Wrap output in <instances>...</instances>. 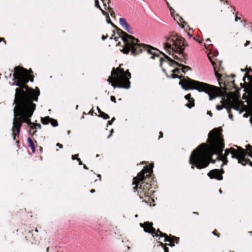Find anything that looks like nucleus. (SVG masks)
<instances>
[{
	"instance_id": "f257e3e1",
	"label": "nucleus",
	"mask_w": 252,
	"mask_h": 252,
	"mask_svg": "<svg viewBox=\"0 0 252 252\" xmlns=\"http://www.w3.org/2000/svg\"><path fill=\"white\" fill-rule=\"evenodd\" d=\"M32 73L31 69L27 70L20 66L14 68L13 76L15 81L10 85L19 87L16 89L15 94V106L13 110L14 119L12 128L13 132L16 131L13 134L14 139H16V136H19L21 127L24 123L32 129L41 127L40 124L32 123L30 119L36 107V104L33 102L37 101L40 94L38 88L33 90L26 85L29 81H33Z\"/></svg>"
},
{
	"instance_id": "f03ea898",
	"label": "nucleus",
	"mask_w": 252,
	"mask_h": 252,
	"mask_svg": "<svg viewBox=\"0 0 252 252\" xmlns=\"http://www.w3.org/2000/svg\"><path fill=\"white\" fill-rule=\"evenodd\" d=\"M208 142L209 145L202 143L192 152L189 159L192 169L195 167L202 169L208 167L210 162L214 163L215 160L212 159L213 155L222 151L224 144L218 128H214L209 133Z\"/></svg>"
},
{
	"instance_id": "7ed1b4c3",
	"label": "nucleus",
	"mask_w": 252,
	"mask_h": 252,
	"mask_svg": "<svg viewBox=\"0 0 252 252\" xmlns=\"http://www.w3.org/2000/svg\"><path fill=\"white\" fill-rule=\"evenodd\" d=\"M180 84L185 90H196L199 92H204L209 96V99L212 100L219 95V88L208 84L199 82L188 78L181 81Z\"/></svg>"
},
{
	"instance_id": "20e7f679",
	"label": "nucleus",
	"mask_w": 252,
	"mask_h": 252,
	"mask_svg": "<svg viewBox=\"0 0 252 252\" xmlns=\"http://www.w3.org/2000/svg\"><path fill=\"white\" fill-rule=\"evenodd\" d=\"M117 33L125 43L122 50L124 54H127L130 52L131 55L136 56L144 49L147 50L149 53L152 54L151 50L147 49L149 46L140 43L139 40L133 36L127 34L121 29L118 30Z\"/></svg>"
},
{
	"instance_id": "39448f33",
	"label": "nucleus",
	"mask_w": 252,
	"mask_h": 252,
	"mask_svg": "<svg viewBox=\"0 0 252 252\" xmlns=\"http://www.w3.org/2000/svg\"><path fill=\"white\" fill-rule=\"evenodd\" d=\"M111 75L114 77H109L107 81L112 86L115 87L116 85L119 88L127 89L130 88V82L129 80L131 75L128 70L125 71L124 69L121 67L113 68Z\"/></svg>"
},
{
	"instance_id": "423d86ee",
	"label": "nucleus",
	"mask_w": 252,
	"mask_h": 252,
	"mask_svg": "<svg viewBox=\"0 0 252 252\" xmlns=\"http://www.w3.org/2000/svg\"><path fill=\"white\" fill-rule=\"evenodd\" d=\"M184 39L178 35H172L166 38L164 44V47L165 50L170 55L173 56L174 58L178 60V57L175 53L181 55L185 48Z\"/></svg>"
},
{
	"instance_id": "0eeeda50",
	"label": "nucleus",
	"mask_w": 252,
	"mask_h": 252,
	"mask_svg": "<svg viewBox=\"0 0 252 252\" xmlns=\"http://www.w3.org/2000/svg\"><path fill=\"white\" fill-rule=\"evenodd\" d=\"M238 149H235L233 148H230L226 149L225 150L224 156L222 155H219L218 159L220 160L223 161L221 166H223L224 164H226L228 162L226 156L229 154L231 155V158H236L238 160V162L242 164L243 165H245L247 163V161L245 159V157L246 156V151L241 147L235 146Z\"/></svg>"
},
{
	"instance_id": "6e6552de",
	"label": "nucleus",
	"mask_w": 252,
	"mask_h": 252,
	"mask_svg": "<svg viewBox=\"0 0 252 252\" xmlns=\"http://www.w3.org/2000/svg\"><path fill=\"white\" fill-rule=\"evenodd\" d=\"M154 166L153 163L150 164V168L144 167V168L139 173V174L133 179V185L137 186L140 181L143 180L146 177H148L152 173V168Z\"/></svg>"
},
{
	"instance_id": "1a4fd4ad",
	"label": "nucleus",
	"mask_w": 252,
	"mask_h": 252,
	"mask_svg": "<svg viewBox=\"0 0 252 252\" xmlns=\"http://www.w3.org/2000/svg\"><path fill=\"white\" fill-rule=\"evenodd\" d=\"M153 225L152 222L149 221L140 223V226L143 228L145 232L151 234L153 237H158V234L155 233V228L153 227Z\"/></svg>"
},
{
	"instance_id": "9d476101",
	"label": "nucleus",
	"mask_w": 252,
	"mask_h": 252,
	"mask_svg": "<svg viewBox=\"0 0 252 252\" xmlns=\"http://www.w3.org/2000/svg\"><path fill=\"white\" fill-rule=\"evenodd\" d=\"M223 173L224 171L222 169L220 170L215 169L210 171L207 173V175L211 179H216L218 180H222L223 179L222 174Z\"/></svg>"
},
{
	"instance_id": "9b49d317",
	"label": "nucleus",
	"mask_w": 252,
	"mask_h": 252,
	"mask_svg": "<svg viewBox=\"0 0 252 252\" xmlns=\"http://www.w3.org/2000/svg\"><path fill=\"white\" fill-rule=\"evenodd\" d=\"M164 56L165 58L167 59L171 63V65L174 66L175 65L179 66L181 67V70L183 72L186 73L187 71H188L189 70L190 68L189 66L185 65L182 64H180L179 63L171 59L170 57H169L168 56L164 54Z\"/></svg>"
},
{
	"instance_id": "f8f14e48",
	"label": "nucleus",
	"mask_w": 252,
	"mask_h": 252,
	"mask_svg": "<svg viewBox=\"0 0 252 252\" xmlns=\"http://www.w3.org/2000/svg\"><path fill=\"white\" fill-rule=\"evenodd\" d=\"M229 103L230 105V107L238 111L239 110L240 106V102L237 99H234L233 101H229Z\"/></svg>"
},
{
	"instance_id": "ddd939ff",
	"label": "nucleus",
	"mask_w": 252,
	"mask_h": 252,
	"mask_svg": "<svg viewBox=\"0 0 252 252\" xmlns=\"http://www.w3.org/2000/svg\"><path fill=\"white\" fill-rule=\"evenodd\" d=\"M27 141H28L29 147L32 150V152L33 153H34L35 151V147L34 143L33 141L30 137H28L27 138Z\"/></svg>"
},
{
	"instance_id": "4468645a",
	"label": "nucleus",
	"mask_w": 252,
	"mask_h": 252,
	"mask_svg": "<svg viewBox=\"0 0 252 252\" xmlns=\"http://www.w3.org/2000/svg\"><path fill=\"white\" fill-rule=\"evenodd\" d=\"M158 236H159L160 237H164V242H168L171 243V239H172V238H169L166 233L160 232V234H158Z\"/></svg>"
},
{
	"instance_id": "2eb2a0df",
	"label": "nucleus",
	"mask_w": 252,
	"mask_h": 252,
	"mask_svg": "<svg viewBox=\"0 0 252 252\" xmlns=\"http://www.w3.org/2000/svg\"><path fill=\"white\" fill-rule=\"evenodd\" d=\"M49 123H50L54 127L58 125V122L56 120L51 118L48 116V124Z\"/></svg>"
},
{
	"instance_id": "dca6fc26",
	"label": "nucleus",
	"mask_w": 252,
	"mask_h": 252,
	"mask_svg": "<svg viewBox=\"0 0 252 252\" xmlns=\"http://www.w3.org/2000/svg\"><path fill=\"white\" fill-rule=\"evenodd\" d=\"M221 105H218L216 106V109L218 111L221 110L224 108H227V107L226 106V105H225L224 100H222V101H221Z\"/></svg>"
},
{
	"instance_id": "f3484780",
	"label": "nucleus",
	"mask_w": 252,
	"mask_h": 252,
	"mask_svg": "<svg viewBox=\"0 0 252 252\" xmlns=\"http://www.w3.org/2000/svg\"><path fill=\"white\" fill-rule=\"evenodd\" d=\"M124 29H125L126 31H127L130 34H133V32L130 26V25L128 24H127L126 25V26L123 28Z\"/></svg>"
},
{
	"instance_id": "a211bd4d",
	"label": "nucleus",
	"mask_w": 252,
	"mask_h": 252,
	"mask_svg": "<svg viewBox=\"0 0 252 252\" xmlns=\"http://www.w3.org/2000/svg\"><path fill=\"white\" fill-rule=\"evenodd\" d=\"M246 148H247V151H246V154L248 153V155L250 157H252V146H251L250 145H248L246 146Z\"/></svg>"
},
{
	"instance_id": "6ab92c4d",
	"label": "nucleus",
	"mask_w": 252,
	"mask_h": 252,
	"mask_svg": "<svg viewBox=\"0 0 252 252\" xmlns=\"http://www.w3.org/2000/svg\"><path fill=\"white\" fill-rule=\"evenodd\" d=\"M119 22L122 28L126 26V25L128 24L126 19L124 18H120L119 19Z\"/></svg>"
},
{
	"instance_id": "aec40b11",
	"label": "nucleus",
	"mask_w": 252,
	"mask_h": 252,
	"mask_svg": "<svg viewBox=\"0 0 252 252\" xmlns=\"http://www.w3.org/2000/svg\"><path fill=\"white\" fill-rule=\"evenodd\" d=\"M100 117L103 118L105 120L108 119L110 118L109 116L107 114L105 113L104 112L100 111Z\"/></svg>"
},
{
	"instance_id": "412c9836",
	"label": "nucleus",
	"mask_w": 252,
	"mask_h": 252,
	"mask_svg": "<svg viewBox=\"0 0 252 252\" xmlns=\"http://www.w3.org/2000/svg\"><path fill=\"white\" fill-rule=\"evenodd\" d=\"M194 99H191V100L190 101H189V102L186 104V106L189 108H191L194 106Z\"/></svg>"
},
{
	"instance_id": "4be33fe9",
	"label": "nucleus",
	"mask_w": 252,
	"mask_h": 252,
	"mask_svg": "<svg viewBox=\"0 0 252 252\" xmlns=\"http://www.w3.org/2000/svg\"><path fill=\"white\" fill-rule=\"evenodd\" d=\"M103 3V5L105 6H107V5H108V8H109L110 6L109 5V2H110V0H101Z\"/></svg>"
},
{
	"instance_id": "5701e85b",
	"label": "nucleus",
	"mask_w": 252,
	"mask_h": 252,
	"mask_svg": "<svg viewBox=\"0 0 252 252\" xmlns=\"http://www.w3.org/2000/svg\"><path fill=\"white\" fill-rule=\"evenodd\" d=\"M185 98L187 100H188L189 101H190L191 100V99H193V98L191 97V94H187L186 95H185Z\"/></svg>"
},
{
	"instance_id": "b1692460",
	"label": "nucleus",
	"mask_w": 252,
	"mask_h": 252,
	"mask_svg": "<svg viewBox=\"0 0 252 252\" xmlns=\"http://www.w3.org/2000/svg\"><path fill=\"white\" fill-rule=\"evenodd\" d=\"M177 239V240H179V238H176V237H173L172 238V239H171V243H170L168 244V245H169V246H170V247H173V246H174V243H173V239Z\"/></svg>"
},
{
	"instance_id": "393cba45",
	"label": "nucleus",
	"mask_w": 252,
	"mask_h": 252,
	"mask_svg": "<svg viewBox=\"0 0 252 252\" xmlns=\"http://www.w3.org/2000/svg\"><path fill=\"white\" fill-rule=\"evenodd\" d=\"M42 123L44 125H47V117H45L42 119Z\"/></svg>"
},
{
	"instance_id": "a878e982",
	"label": "nucleus",
	"mask_w": 252,
	"mask_h": 252,
	"mask_svg": "<svg viewBox=\"0 0 252 252\" xmlns=\"http://www.w3.org/2000/svg\"><path fill=\"white\" fill-rule=\"evenodd\" d=\"M95 6L97 8H98L99 9L101 8L99 4V2L98 0H95Z\"/></svg>"
},
{
	"instance_id": "bb28decb",
	"label": "nucleus",
	"mask_w": 252,
	"mask_h": 252,
	"mask_svg": "<svg viewBox=\"0 0 252 252\" xmlns=\"http://www.w3.org/2000/svg\"><path fill=\"white\" fill-rule=\"evenodd\" d=\"M115 118L114 117H113L111 120H109L107 122V125H111L113 123V122L115 121Z\"/></svg>"
},
{
	"instance_id": "cd10ccee",
	"label": "nucleus",
	"mask_w": 252,
	"mask_h": 252,
	"mask_svg": "<svg viewBox=\"0 0 252 252\" xmlns=\"http://www.w3.org/2000/svg\"><path fill=\"white\" fill-rule=\"evenodd\" d=\"M227 113L229 114V119H230L231 120H232L233 115H232V114H231L230 110L229 109H227Z\"/></svg>"
},
{
	"instance_id": "c85d7f7f",
	"label": "nucleus",
	"mask_w": 252,
	"mask_h": 252,
	"mask_svg": "<svg viewBox=\"0 0 252 252\" xmlns=\"http://www.w3.org/2000/svg\"><path fill=\"white\" fill-rule=\"evenodd\" d=\"M246 77H247L249 79H251V77L249 75H248L247 73L245 74V77L243 78V81L244 82H245V80H246Z\"/></svg>"
},
{
	"instance_id": "c756f323",
	"label": "nucleus",
	"mask_w": 252,
	"mask_h": 252,
	"mask_svg": "<svg viewBox=\"0 0 252 252\" xmlns=\"http://www.w3.org/2000/svg\"><path fill=\"white\" fill-rule=\"evenodd\" d=\"M110 99L112 102H114V103H116V98L114 96H111L110 97Z\"/></svg>"
},
{
	"instance_id": "7c9ffc66",
	"label": "nucleus",
	"mask_w": 252,
	"mask_h": 252,
	"mask_svg": "<svg viewBox=\"0 0 252 252\" xmlns=\"http://www.w3.org/2000/svg\"><path fill=\"white\" fill-rule=\"evenodd\" d=\"M107 23H109V24H113L112 23V22H111V20H110V18H109V15H107Z\"/></svg>"
},
{
	"instance_id": "2f4dec72",
	"label": "nucleus",
	"mask_w": 252,
	"mask_h": 252,
	"mask_svg": "<svg viewBox=\"0 0 252 252\" xmlns=\"http://www.w3.org/2000/svg\"><path fill=\"white\" fill-rule=\"evenodd\" d=\"M100 10L101 11V12L103 14V15H106V16L108 15V13L107 12H106L105 11L103 10L101 8L100 9Z\"/></svg>"
},
{
	"instance_id": "473e14b6",
	"label": "nucleus",
	"mask_w": 252,
	"mask_h": 252,
	"mask_svg": "<svg viewBox=\"0 0 252 252\" xmlns=\"http://www.w3.org/2000/svg\"><path fill=\"white\" fill-rule=\"evenodd\" d=\"M171 77H172V78H174V79H175V78H179V76H178V75H176V74H171Z\"/></svg>"
},
{
	"instance_id": "72a5a7b5",
	"label": "nucleus",
	"mask_w": 252,
	"mask_h": 252,
	"mask_svg": "<svg viewBox=\"0 0 252 252\" xmlns=\"http://www.w3.org/2000/svg\"><path fill=\"white\" fill-rule=\"evenodd\" d=\"M56 146L61 149L63 148V145L59 143L57 144Z\"/></svg>"
},
{
	"instance_id": "f704fd0d",
	"label": "nucleus",
	"mask_w": 252,
	"mask_h": 252,
	"mask_svg": "<svg viewBox=\"0 0 252 252\" xmlns=\"http://www.w3.org/2000/svg\"><path fill=\"white\" fill-rule=\"evenodd\" d=\"M107 37H108V35H106V36H105V35H102V36L101 38H102V39L103 40H105L106 39H107Z\"/></svg>"
},
{
	"instance_id": "c9c22d12",
	"label": "nucleus",
	"mask_w": 252,
	"mask_h": 252,
	"mask_svg": "<svg viewBox=\"0 0 252 252\" xmlns=\"http://www.w3.org/2000/svg\"><path fill=\"white\" fill-rule=\"evenodd\" d=\"M114 132V130L113 129H112L110 131V134L108 136V138H109L111 135H112V133Z\"/></svg>"
},
{
	"instance_id": "e433bc0d",
	"label": "nucleus",
	"mask_w": 252,
	"mask_h": 252,
	"mask_svg": "<svg viewBox=\"0 0 252 252\" xmlns=\"http://www.w3.org/2000/svg\"><path fill=\"white\" fill-rule=\"evenodd\" d=\"M77 156H78V155H73V156H72V158L73 159H77V158H77Z\"/></svg>"
},
{
	"instance_id": "4c0bfd02",
	"label": "nucleus",
	"mask_w": 252,
	"mask_h": 252,
	"mask_svg": "<svg viewBox=\"0 0 252 252\" xmlns=\"http://www.w3.org/2000/svg\"><path fill=\"white\" fill-rule=\"evenodd\" d=\"M77 160L79 161V165H82V162L81 161L80 158H77Z\"/></svg>"
},
{
	"instance_id": "58836bf2",
	"label": "nucleus",
	"mask_w": 252,
	"mask_h": 252,
	"mask_svg": "<svg viewBox=\"0 0 252 252\" xmlns=\"http://www.w3.org/2000/svg\"><path fill=\"white\" fill-rule=\"evenodd\" d=\"M179 71V69L178 68H175L172 70V72L174 73H175L176 72H178Z\"/></svg>"
},
{
	"instance_id": "ea45409f",
	"label": "nucleus",
	"mask_w": 252,
	"mask_h": 252,
	"mask_svg": "<svg viewBox=\"0 0 252 252\" xmlns=\"http://www.w3.org/2000/svg\"><path fill=\"white\" fill-rule=\"evenodd\" d=\"M164 252H168L169 251L168 248L167 247H165L164 248Z\"/></svg>"
},
{
	"instance_id": "a19ab883",
	"label": "nucleus",
	"mask_w": 252,
	"mask_h": 252,
	"mask_svg": "<svg viewBox=\"0 0 252 252\" xmlns=\"http://www.w3.org/2000/svg\"><path fill=\"white\" fill-rule=\"evenodd\" d=\"M250 43V41H247L246 43L245 44V46H248Z\"/></svg>"
},
{
	"instance_id": "79ce46f5",
	"label": "nucleus",
	"mask_w": 252,
	"mask_h": 252,
	"mask_svg": "<svg viewBox=\"0 0 252 252\" xmlns=\"http://www.w3.org/2000/svg\"><path fill=\"white\" fill-rule=\"evenodd\" d=\"M240 18L238 17L237 16H236L235 17V20L236 22H237L238 21V20H239Z\"/></svg>"
},
{
	"instance_id": "37998d69",
	"label": "nucleus",
	"mask_w": 252,
	"mask_h": 252,
	"mask_svg": "<svg viewBox=\"0 0 252 252\" xmlns=\"http://www.w3.org/2000/svg\"><path fill=\"white\" fill-rule=\"evenodd\" d=\"M160 232H161L159 229H158L157 232L155 231L156 234L158 233V234H160Z\"/></svg>"
},
{
	"instance_id": "c03bdc74",
	"label": "nucleus",
	"mask_w": 252,
	"mask_h": 252,
	"mask_svg": "<svg viewBox=\"0 0 252 252\" xmlns=\"http://www.w3.org/2000/svg\"><path fill=\"white\" fill-rule=\"evenodd\" d=\"M193 39L196 41L197 42H200V41L198 40V39L197 38H195V37H193Z\"/></svg>"
},
{
	"instance_id": "a18cd8bd",
	"label": "nucleus",
	"mask_w": 252,
	"mask_h": 252,
	"mask_svg": "<svg viewBox=\"0 0 252 252\" xmlns=\"http://www.w3.org/2000/svg\"><path fill=\"white\" fill-rule=\"evenodd\" d=\"M94 192H95V190H94V189H91V190H90V192H91V193H94Z\"/></svg>"
},
{
	"instance_id": "49530a36",
	"label": "nucleus",
	"mask_w": 252,
	"mask_h": 252,
	"mask_svg": "<svg viewBox=\"0 0 252 252\" xmlns=\"http://www.w3.org/2000/svg\"><path fill=\"white\" fill-rule=\"evenodd\" d=\"M159 134H160V138H162L163 136L162 133L161 132H160Z\"/></svg>"
},
{
	"instance_id": "de8ad7c7",
	"label": "nucleus",
	"mask_w": 252,
	"mask_h": 252,
	"mask_svg": "<svg viewBox=\"0 0 252 252\" xmlns=\"http://www.w3.org/2000/svg\"><path fill=\"white\" fill-rule=\"evenodd\" d=\"M97 177H98V178H99V180L101 181V175L100 174H98Z\"/></svg>"
},
{
	"instance_id": "09e8293b",
	"label": "nucleus",
	"mask_w": 252,
	"mask_h": 252,
	"mask_svg": "<svg viewBox=\"0 0 252 252\" xmlns=\"http://www.w3.org/2000/svg\"><path fill=\"white\" fill-rule=\"evenodd\" d=\"M97 109L98 112L100 114V111H101V110H100V109L98 107H97Z\"/></svg>"
},
{
	"instance_id": "8fccbe9b",
	"label": "nucleus",
	"mask_w": 252,
	"mask_h": 252,
	"mask_svg": "<svg viewBox=\"0 0 252 252\" xmlns=\"http://www.w3.org/2000/svg\"><path fill=\"white\" fill-rule=\"evenodd\" d=\"M134 191H136L137 190V187H135L133 188Z\"/></svg>"
},
{
	"instance_id": "3c124183",
	"label": "nucleus",
	"mask_w": 252,
	"mask_h": 252,
	"mask_svg": "<svg viewBox=\"0 0 252 252\" xmlns=\"http://www.w3.org/2000/svg\"><path fill=\"white\" fill-rule=\"evenodd\" d=\"M118 38H119V37H115V38H114V39L115 41H118Z\"/></svg>"
},
{
	"instance_id": "603ef678",
	"label": "nucleus",
	"mask_w": 252,
	"mask_h": 252,
	"mask_svg": "<svg viewBox=\"0 0 252 252\" xmlns=\"http://www.w3.org/2000/svg\"><path fill=\"white\" fill-rule=\"evenodd\" d=\"M231 76L232 78H234V77H235V74H231Z\"/></svg>"
},
{
	"instance_id": "864d4df0",
	"label": "nucleus",
	"mask_w": 252,
	"mask_h": 252,
	"mask_svg": "<svg viewBox=\"0 0 252 252\" xmlns=\"http://www.w3.org/2000/svg\"><path fill=\"white\" fill-rule=\"evenodd\" d=\"M250 121L251 123H252V117L250 118Z\"/></svg>"
},
{
	"instance_id": "5fc2aeb1",
	"label": "nucleus",
	"mask_w": 252,
	"mask_h": 252,
	"mask_svg": "<svg viewBox=\"0 0 252 252\" xmlns=\"http://www.w3.org/2000/svg\"><path fill=\"white\" fill-rule=\"evenodd\" d=\"M84 168L86 169H88V167H87V166H86V165H84Z\"/></svg>"
},
{
	"instance_id": "6e6d98bb",
	"label": "nucleus",
	"mask_w": 252,
	"mask_h": 252,
	"mask_svg": "<svg viewBox=\"0 0 252 252\" xmlns=\"http://www.w3.org/2000/svg\"><path fill=\"white\" fill-rule=\"evenodd\" d=\"M206 41L207 42H208L209 41H210V39L208 38V39H206Z\"/></svg>"
},
{
	"instance_id": "4d7b16f0",
	"label": "nucleus",
	"mask_w": 252,
	"mask_h": 252,
	"mask_svg": "<svg viewBox=\"0 0 252 252\" xmlns=\"http://www.w3.org/2000/svg\"><path fill=\"white\" fill-rule=\"evenodd\" d=\"M208 114L209 115H210V116H211V115H212L211 113V112H208Z\"/></svg>"
},
{
	"instance_id": "13d9d810",
	"label": "nucleus",
	"mask_w": 252,
	"mask_h": 252,
	"mask_svg": "<svg viewBox=\"0 0 252 252\" xmlns=\"http://www.w3.org/2000/svg\"><path fill=\"white\" fill-rule=\"evenodd\" d=\"M4 39L2 38H0V42L2 40H3Z\"/></svg>"
},
{
	"instance_id": "bf43d9fd",
	"label": "nucleus",
	"mask_w": 252,
	"mask_h": 252,
	"mask_svg": "<svg viewBox=\"0 0 252 252\" xmlns=\"http://www.w3.org/2000/svg\"><path fill=\"white\" fill-rule=\"evenodd\" d=\"M212 234H214V235H216L215 232L214 231L212 232Z\"/></svg>"
},
{
	"instance_id": "052dcab7",
	"label": "nucleus",
	"mask_w": 252,
	"mask_h": 252,
	"mask_svg": "<svg viewBox=\"0 0 252 252\" xmlns=\"http://www.w3.org/2000/svg\"><path fill=\"white\" fill-rule=\"evenodd\" d=\"M211 63H212V64L213 65H214V64H215V63H214V62H211Z\"/></svg>"
},
{
	"instance_id": "680f3d73",
	"label": "nucleus",
	"mask_w": 252,
	"mask_h": 252,
	"mask_svg": "<svg viewBox=\"0 0 252 252\" xmlns=\"http://www.w3.org/2000/svg\"><path fill=\"white\" fill-rule=\"evenodd\" d=\"M241 70L242 72H244L245 71V69H241Z\"/></svg>"
},
{
	"instance_id": "e2e57ef3",
	"label": "nucleus",
	"mask_w": 252,
	"mask_h": 252,
	"mask_svg": "<svg viewBox=\"0 0 252 252\" xmlns=\"http://www.w3.org/2000/svg\"><path fill=\"white\" fill-rule=\"evenodd\" d=\"M249 71H252V69H250L249 70Z\"/></svg>"
},
{
	"instance_id": "0e129e2a",
	"label": "nucleus",
	"mask_w": 252,
	"mask_h": 252,
	"mask_svg": "<svg viewBox=\"0 0 252 252\" xmlns=\"http://www.w3.org/2000/svg\"><path fill=\"white\" fill-rule=\"evenodd\" d=\"M113 39V37L112 36L110 38V39Z\"/></svg>"
},
{
	"instance_id": "69168bd1",
	"label": "nucleus",
	"mask_w": 252,
	"mask_h": 252,
	"mask_svg": "<svg viewBox=\"0 0 252 252\" xmlns=\"http://www.w3.org/2000/svg\"><path fill=\"white\" fill-rule=\"evenodd\" d=\"M219 191H220V193H221V190L220 189L219 190Z\"/></svg>"
},
{
	"instance_id": "338daca9",
	"label": "nucleus",
	"mask_w": 252,
	"mask_h": 252,
	"mask_svg": "<svg viewBox=\"0 0 252 252\" xmlns=\"http://www.w3.org/2000/svg\"><path fill=\"white\" fill-rule=\"evenodd\" d=\"M35 231H36V232H37V231H38V230H37V229H35Z\"/></svg>"
},
{
	"instance_id": "774afa93",
	"label": "nucleus",
	"mask_w": 252,
	"mask_h": 252,
	"mask_svg": "<svg viewBox=\"0 0 252 252\" xmlns=\"http://www.w3.org/2000/svg\"><path fill=\"white\" fill-rule=\"evenodd\" d=\"M221 1L222 0H220Z\"/></svg>"
}]
</instances>
